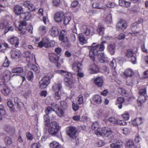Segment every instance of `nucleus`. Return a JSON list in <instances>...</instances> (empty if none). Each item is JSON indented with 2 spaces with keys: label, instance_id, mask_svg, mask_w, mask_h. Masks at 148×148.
Instances as JSON below:
<instances>
[{
  "label": "nucleus",
  "instance_id": "obj_1",
  "mask_svg": "<svg viewBox=\"0 0 148 148\" xmlns=\"http://www.w3.org/2000/svg\"><path fill=\"white\" fill-rule=\"evenodd\" d=\"M106 43V40H103L100 44H97L95 46L94 45L96 43H92L89 53V56L91 60L94 61L95 56H97L101 62H108V58L105 56L104 53L101 52L104 50L105 46L103 44Z\"/></svg>",
  "mask_w": 148,
  "mask_h": 148
},
{
  "label": "nucleus",
  "instance_id": "obj_2",
  "mask_svg": "<svg viewBox=\"0 0 148 148\" xmlns=\"http://www.w3.org/2000/svg\"><path fill=\"white\" fill-rule=\"evenodd\" d=\"M51 106L47 107L45 109L46 114H49L52 111L56 112L59 116H62L64 114V111L58 108V106L55 103H53L51 105Z\"/></svg>",
  "mask_w": 148,
  "mask_h": 148
},
{
  "label": "nucleus",
  "instance_id": "obj_3",
  "mask_svg": "<svg viewBox=\"0 0 148 148\" xmlns=\"http://www.w3.org/2000/svg\"><path fill=\"white\" fill-rule=\"evenodd\" d=\"M61 88L62 86L59 84H55L53 86V89L55 92L53 95V97L55 100H57L60 99L63 94L61 90Z\"/></svg>",
  "mask_w": 148,
  "mask_h": 148
},
{
  "label": "nucleus",
  "instance_id": "obj_4",
  "mask_svg": "<svg viewBox=\"0 0 148 148\" xmlns=\"http://www.w3.org/2000/svg\"><path fill=\"white\" fill-rule=\"evenodd\" d=\"M59 126L56 122H52L50 123L48 131L49 134L52 136H56L58 132Z\"/></svg>",
  "mask_w": 148,
  "mask_h": 148
},
{
  "label": "nucleus",
  "instance_id": "obj_5",
  "mask_svg": "<svg viewBox=\"0 0 148 148\" xmlns=\"http://www.w3.org/2000/svg\"><path fill=\"white\" fill-rule=\"evenodd\" d=\"M66 133L70 139L73 140L77 137V130L75 127H69L68 128Z\"/></svg>",
  "mask_w": 148,
  "mask_h": 148
},
{
  "label": "nucleus",
  "instance_id": "obj_6",
  "mask_svg": "<svg viewBox=\"0 0 148 148\" xmlns=\"http://www.w3.org/2000/svg\"><path fill=\"white\" fill-rule=\"evenodd\" d=\"M51 78L49 76H46L43 77L39 82V87L41 89L47 87L50 82Z\"/></svg>",
  "mask_w": 148,
  "mask_h": 148
},
{
  "label": "nucleus",
  "instance_id": "obj_7",
  "mask_svg": "<svg viewBox=\"0 0 148 148\" xmlns=\"http://www.w3.org/2000/svg\"><path fill=\"white\" fill-rule=\"evenodd\" d=\"M64 81L66 86L71 88L73 85L75 83V79L72 74H69L68 77L64 78Z\"/></svg>",
  "mask_w": 148,
  "mask_h": 148
},
{
  "label": "nucleus",
  "instance_id": "obj_8",
  "mask_svg": "<svg viewBox=\"0 0 148 148\" xmlns=\"http://www.w3.org/2000/svg\"><path fill=\"white\" fill-rule=\"evenodd\" d=\"M80 29L86 36H92L94 31L92 27H87L84 25L81 27Z\"/></svg>",
  "mask_w": 148,
  "mask_h": 148
},
{
  "label": "nucleus",
  "instance_id": "obj_9",
  "mask_svg": "<svg viewBox=\"0 0 148 148\" xmlns=\"http://www.w3.org/2000/svg\"><path fill=\"white\" fill-rule=\"evenodd\" d=\"M140 95L139 96L138 101L140 103L145 101L147 99V97H146L145 95L146 94V90L144 88L140 90L139 92Z\"/></svg>",
  "mask_w": 148,
  "mask_h": 148
},
{
  "label": "nucleus",
  "instance_id": "obj_10",
  "mask_svg": "<svg viewBox=\"0 0 148 148\" xmlns=\"http://www.w3.org/2000/svg\"><path fill=\"white\" fill-rule=\"evenodd\" d=\"M38 46L42 48L44 47L46 48H48L51 46L49 40L46 38H43L38 44Z\"/></svg>",
  "mask_w": 148,
  "mask_h": 148
},
{
  "label": "nucleus",
  "instance_id": "obj_11",
  "mask_svg": "<svg viewBox=\"0 0 148 148\" xmlns=\"http://www.w3.org/2000/svg\"><path fill=\"white\" fill-rule=\"evenodd\" d=\"M127 26V23L122 20H120L116 24V27L119 30L123 31Z\"/></svg>",
  "mask_w": 148,
  "mask_h": 148
},
{
  "label": "nucleus",
  "instance_id": "obj_12",
  "mask_svg": "<svg viewBox=\"0 0 148 148\" xmlns=\"http://www.w3.org/2000/svg\"><path fill=\"white\" fill-rule=\"evenodd\" d=\"M68 36L67 33L64 30H62L59 36V40L64 42L67 43L69 41Z\"/></svg>",
  "mask_w": 148,
  "mask_h": 148
},
{
  "label": "nucleus",
  "instance_id": "obj_13",
  "mask_svg": "<svg viewBox=\"0 0 148 148\" xmlns=\"http://www.w3.org/2000/svg\"><path fill=\"white\" fill-rule=\"evenodd\" d=\"M0 90L5 96L9 95L10 92V89L4 84L0 85Z\"/></svg>",
  "mask_w": 148,
  "mask_h": 148
},
{
  "label": "nucleus",
  "instance_id": "obj_14",
  "mask_svg": "<svg viewBox=\"0 0 148 148\" xmlns=\"http://www.w3.org/2000/svg\"><path fill=\"white\" fill-rule=\"evenodd\" d=\"M64 17V16L63 12H58L55 14L54 19L55 21L57 23L60 22L62 21Z\"/></svg>",
  "mask_w": 148,
  "mask_h": 148
},
{
  "label": "nucleus",
  "instance_id": "obj_15",
  "mask_svg": "<svg viewBox=\"0 0 148 148\" xmlns=\"http://www.w3.org/2000/svg\"><path fill=\"white\" fill-rule=\"evenodd\" d=\"M24 56L26 58V60L29 62H30L34 58L35 60V56L32 54L28 51H26L23 54Z\"/></svg>",
  "mask_w": 148,
  "mask_h": 148
},
{
  "label": "nucleus",
  "instance_id": "obj_16",
  "mask_svg": "<svg viewBox=\"0 0 148 148\" xmlns=\"http://www.w3.org/2000/svg\"><path fill=\"white\" fill-rule=\"evenodd\" d=\"M21 56V53L18 50H12L11 52V56L12 58L17 59L19 58Z\"/></svg>",
  "mask_w": 148,
  "mask_h": 148
},
{
  "label": "nucleus",
  "instance_id": "obj_17",
  "mask_svg": "<svg viewBox=\"0 0 148 148\" xmlns=\"http://www.w3.org/2000/svg\"><path fill=\"white\" fill-rule=\"evenodd\" d=\"M59 57L54 53H50L49 54V60L53 63H56L58 62Z\"/></svg>",
  "mask_w": 148,
  "mask_h": 148
},
{
  "label": "nucleus",
  "instance_id": "obj_18",
  "mask_svg": "<svg viewBox=\"0 0 148 148\" xmlns=\"http://www.w3.org/2000/svg\"><path fill=\"white\" fill-rule=\"evenodd\" d=\"M98 67L95 64L91 65L88 70L89 72L91 74H94L99 72Z\"/></svg>",
  "mask_w": 148,
  "mask_h": 148
},
{
  "label": "nucleus",
  "instance_id": "obj_19",
  "mask_svg": "<svg viewBox=\"0 0 148 148\" xmlns=\"http://www.w3.org/2000/svg\"><path fill=\"white\" fill-rule=\"evenodd\" d=\"M94 82L95 84L98 87H101L103 85V81L101 77H97L95 79Z\"/></svg>",
  "mask_w": 148,
  "mask_h": 148
},
{
  "label": "nucleus",
  "instance_id": "obj_20",
  "mask_svg": "<svg viewBox=\"0 0 148 148\" xmlns=\"http://www.w3.org/2000/svg\"><path fill=\"white\" fill-rule=\"evenodd\" d=\"M14 10L15 14L17 15H20V17L21 14L23 13V10L22 7L19 5L15 6L14 8Z\"/></svg>",
  "mask_w": 148,
  "mask_h": 148
},
{
  "label": "nucleus",
  "instance_id": "obj_21",
  "mask_svg": "<svg viewBox=\"0 0 148 148\" xmlns=\"http://www.w3.org/2000/svg\"><path fill=\"white\" fill-rule=\"evenodd\" d=\"M82 64L78 62H75L73 65V70L76 72H79L82 69Z\"/></svg>",
  "mask_w": 148,
  "mask_h": 148
},
{
  "label": "nucleus",
  "instance_id": "obj_22",
  "mask_svg": "<svg viewBox=\"0 0 148 148\" xmlns=\"http://www.w3.org/2000/svg\"><path fill=\"white\" fill-rule=\"evenodd\" d=\"M144 122V119L141 117L137 118L132 121V124L134 126L140 125Z\"/></svg>",
  "mask_w": 148,
  "mask_h": 148
},
{
  "label": "nucleus",
  "instance_id": "obj_23",
  "mask_svg": "<svg viewBox=\"0 0 148 148\" xmlns=\"http://www.w3.org/2000/svg\"><path fill=\"white\" fill-rule=\"evenodd\" d=\"M116 49L115 45L114 43L110 44L108 46V51L111 55L114 54Z\"/></svg>",
  "mask_w": 148,
  "mask_h": 148
},
{
  "label": "nucleus",
  "instance_id": "obj_24",
  "mask_svg": "<svg viewBox=\"0 0 148 148\" xmlns=\"http://www.w3.org/2000/svg\"><path fill=\"white\" fill-rule=\"evenodd\" d=\"M23 5L25 6L28 8V9L31 11H34L35 9V8L34 5L32 4L29 1H25L23 3Z\"/></svg>",
  "mask_w": 148,
  "mask_h": 148
},
{
  "label": "nucleus",
  "instance_id": "obj_25",
  "mask_svg": "<svg viewBox=\"0 0 148 148\" xmlns=\"http://www.w3.org/2000/svg\"><path fill=\"white\" fill-rule=\"evenodd\" d=\"M9 27V22L5 20L1 21L0 22V29H3L8 28Z\"/></svg>",
  "mask_w": 148,
  "mask_h": 148
},
{
  "label": "nucleus",
  "instance_id": "obj_26",
  "mask_svg": "<svg viewBox=\"0 0 148 148\" xmlns=\"http://www.w3.org/2000/svg\"><path fill=\"white\" fill-rule=\"evenodd\" d=\"M59 31L58 28L55 27H53L50 30V34L53 36H57L59 34Z\"/></svg>",
  "mask_w": 148,
  "mask_h": 148
},
{
  "label": "nucleus",
  "instance_id": "obj_27",
  "mask_svg": "<svg viewBox=\"0 0 148 148\" xmlns=\"http://www.w3.org/2000/svg\"><path fill=\"white\" fill-rule=\"evenodd\" d=\"M32 17L31 14L29 12L23 13L21 14V18L23 19H25L26 20H30Z\"/></svg>",
  "mask_w": 148,
  "mask_h": 148
},
{
  "label": "nucleus",
  "instance_id": "obj_28",
  "mask_svg": "<svg viewBox=\"0 0 148 148\" xmlns=\"http://www.w3.org/2000/svg\"><path fill=\"white\" fill-rule=\"evenodd\" d=\"M134 74V73L132 69H126L123 73V74L126 77H131Z\"/></svg>",
  "mask_w": 148,
  "mask_h": 148
},
{
  "label": "nucleus",
  "instance_id": "obj_29",
  "mask_svg": "<svg viewBox=\"0 0 148 148\" xmlns=\"http://www.w3.org/2000/svg\"><path fill=\"white\" fill-rule=\"evenodd\" d=\"M93 100L94 102L97 104H100L102 102V98L99 95H95L93 98Z\"/></svg>",
  "mask_w": 148,
  "mask_h": 148
},
{
  "label": "nucleus",
  "instance_id": "obj_30",
  "mask_svg": "<svg viewBox=\"0 0 148 148\" xmlns=\"http://www.w3.org/2000/svg\"><path fill=\"white\" fill-rule=\"evenodd\" d=\"M122 142L120 140H118L116 142L110 144V146L111 148H119L121 145Z\"/></svg>",
  "mask_w": 148,
  "mask_h": 148
},
{
  "label": "nucleus",
  "instance_id": "obj_31",
  "mask_svg": "<svg viewBox=\"0 0 148 148\" xmlns=\"http://www.w3.org/2000/svg\"><path fill=\"white\" fill-rule=\"evenodd\" d=\"M9 41L11 44L14 45L15 47L17 46L19 44L18 38L17 37L10 38Z\"/></svg>",
  "mask_w": 148,
  "mask_h": 148
},
{
  "label": "nucleus",
  "instance_id": "obj_32",
  "mask_svg": "<svg viewBox=\"0 0 148 148\" xmlns=\"http://www.w3.org/2000/svg\"><path fill=\"white\" fill-rule=\"evenodd\" d=\"M78 37L81 44L83 45L87 43V40L85 39L84 36L82 33H80L79 34Z\"/></svg>",
  "mask_w": 148,
  "mask_h": 148
},
{
  "label": "nucleus",
  "instance_id": "obj_33",
  "mask_svg": "<svg viewBox=\"0 0 148 148\" xmlns=\"http://www.w3.org/2000/svg\"><path fill=\"white\" fill-rule=\"evenodd\" d=\"M105 28L101 24H99L97 26V31L99 34L102 35L104 33Z\"/></svg>",
  "mask_w": 148,
  "mask_h": 148
},
{
  "label": "nucleus",
  "instance_id": "obj_34",
  "mask_svg": "<svg viewBox=\"0 0 148 148\" xmlns=\"http://www.w3.org/2000/svg\"><path fill=\"white\" fill-rule=\"evenodd\" d=\"M124 102V98L122 97H119L118 98L116 104H119L118 107L119 109H121L122 107V103Z\"/></svg>",
  "mask_w": 148,
  "mask_h": 148
},
{
  "label": "nucleus",
  "instance_id": "obj_35",
  "mask_svg": "<svg viewBox=\"0 0 148 148\" xmlns=\"http://www.w3.org/2000/svg\"><path fill=\"white\" fill-rule=\"evenodd\" d=\"M56 72L57 73L60 74L61 75L64 76L65 77L67 76L68 77L69 74H72L70 73L63 70H57L56 71Z\"/></svg>",
  "mask_w": 148,
  "mask_h": 148
},
{
  "label": "nucleus",
  "instance_id": "obj_36",
  "mask_svg": "<svg viewBox=\"0 0 148 148\" xmlns=\"http://www.w3.org/2000/svg\"><path fill=\"white\" fill-rule=\"evenodd\" d=\"M12 72L14 73H23V69L22 67H18L13 69L12 70Z\"/></svg>",
  "mask_w": 148,
  "mask_h": 148
},
{
  "label": "nucleus",
  "instance_id": "obj_37",
  "mask_svg": "<svg viewBox=\"0 0 148 148\" xmlns=\"http://www.w3.org/2000/svg\"><path fill=\"white\" fill-rule=\"evenodd\" d=\"M112 133V132L110 129L108 127H105L104 136L108 137Z\"/></svg>",
  "mask_w": 148,
  "mask_h": 148
},
{
  "label": "nucleus",
  "instance_id": "obj_38",
  "mask_svg": "<svg viewBox=\"0 0 148 148\" xmlns=\"http://www.w3.org/2000/svg\"><path fill=\"white\" fill-rule=\"evenodd\" d=\"M126 146L128 148H136V146L134 144V143L132 140H130L127 142Z\"/></svg>",
  "mask_w": 148,
  "mask_h": 148
},
{
  "label": "nucleus",
  "instance_id": "obj_39",
  "mask_svg": "<svg viewBox=\"0 0 148 148\" xmlns=\"http://www.w3.org/2000/svg\"><path fill=\"white\" fill-rule=\"evenodd\" d=\"M105 127L103 128H98L96 134L97 136H104Z\"/></svg>",
  "mask_w": 148,
  "mask_h": 148
},
{
  "label": "nucleus",
  "instance_id": "obj_40",
  "mask_svg": "<svg viewBox=\"0 0 148 148\" xmlns=\"http://www.w3.org/2000/svg\"><path fill=\"white\" fill-rule=\"evenodd\" d=\"M48 114H46L44 116V120L45 125L46 126H48L50 121V119L48 115Z\"/></svg>",
  "mask_w": 148,
  "mask_h": 148
},
{
  "label": "nucleus",
  "instance_id": "obj_41",
  "mask_svg": "<svg viewBox=\"0 0 148 148\" xmlns=\"http://www.w3.org/2000/svg\"><path fill=\"white\" fill-rule=\"evenodd\" d=\"M59 146V143L55 141H54L49 144L50 147L51 148H57Z\"/></svg>",
  "mask_w": 148,
  "mask_h": 148
},
{
  "label": "nucleus",
  "instance_id": "obj_42",
  "mask_svg": "<svg viewBox=\"0 0 148 148\" xmlns=\"http://www.w3.org/2000/svg\"><path fill=\"white\" fill-rule=\"evenodd\" d=\"M4 141L7 145H10L12 143L11 138L8 136L6 137L5 138Z\"/></svg>",
  "mask_w": 148,
  "mask_h": 148
},
{
  "label": "nucleus",
  "instance_id": "obj_43",
  "mask_svg": "<svg viewBox=\"0 0 148 148\" xmlns=\"http://www.w3.org/2000/svg\"><path fill=\"white\" fill-rule=\"evenodd\" d=\"M118 91L119 92H121L122 95L125 97H127L128 96V93L123 88H119Z\"/></svg>",
  "mask_w": 148,
  "mask_h": 148
},
{
  "label": "nucleus",
  "instance_id": "obj_44",
  "mask_svg": "<svg viewBox=\"0 0 148 148\" xmlns=\"http://www.w3.org/2000/svg\"><path fill=\"white\" fill-rule=\"evenodd\" d=\"M27 79L29 81H32L34 79V75L32 72L29 71L28 72L27 75Z\"/></svg>",
  "mask_w": 148,
  "mask_h": 148
},
{
  "label": "nucleus",
  "instance_id": "obj_45",
  "mask_svg": "<svg viewBox=\"0 0 148 148\" xmlns=\"http://www.w3.org/2000/svg\"><path fill=\"white\" fill-rule=\"evenodd\" d=\"M46 29L47 28L46 27L43 25L40 26L39 28V31L42 34H45L46 32Z\"/></svg>",
  "mask_w": 148,
  "mask_h": 148
},
{
  "label": "nucleus",
  "instance_id": "obj_46",
  "mask_svg": "<svg viewBox=\"0 0 148 148\" xmlns=\"http://www.w3.org/2000/svg\"><path fill=\"white\" fill-rule=\"evenodd\" d=\"M8 47V45L7 44L5 43L1 45L0 44V51H3Z\"/></svg>",
  "mask_w": 148,
  "mask_h": 148
},
{
  "label": "nucleus",
  "instance_id": "obj_47",
  "mask_svg": "<svg viewBox=\"0 0 148 148\" xmlns=\"http://www.w3.org/2000/svg\"><path fill=\"white\" fill-rule=\"evenodd\" d=\"M92 6L94 8L97 9H102L103 6L101 5H100L99 3H93L92 4Z\"/></svg>",
  "mask_w": 148,
  "mask_h": 148
},
{
  "label": "nucleus",
  "instance_id": "obj_48",
  "mask_svg": "<svg viewBox=\"0 0 148 148\" xmlns=\"http://www.w3.org/2000/svg\"><path fill=\"white\" fill-rule=\"evenodd\" d=\"M105 20L108 23H111L112 22L111 15L110 14H108L106 17L105 18Z\"/></svg>",
  "mask_w": 148,
  "mask_h": 148
},
{
  "label": "nucleus",
  "instance_id": "obj_49",
  "mask_svg": "<svg viewBox=\"0 0 148 148\" xmlns=\"http://www.w3.org/2000/svg\"><path fill=\"white\" fill-rule=\"evenodd\" d=\"M134 53L131 49L128 50L127 52L126 56L128 58H131L133 56Z\"/></svg>",
  "mask_w": 148,
  "mask_h": 148
},
{
  "label": "nucleus",
  "instance_id": "obj_50",
  "mask_svg": "<svg viewBox=\"0 0 148 148\" xmlns=\"http://www.w3.org/2000/svg\"><path fill=\"white\" fill-rule=\"evenodd\" d=\"M10 76V73L8 71H6L3 74V77L5 79H7Z\"/></svg>",
  "mask_w": 148,
  "mask_h": 148
},
{
  "label": "nucleus",
  "instance_id": "obj_51",
  "mask_svg": "<svg viewBox=\"0 0 148 148\" xmlns=\"http://www.w3.org/2000/svg\"><path fill=\"white\" fill-rule=\"evenodd\" d=\"M71 19V17L69 16L65 17L63 21L64 24L65 25L67 24Z\"/></svg>",
  "mask_w": 148,
  "mask_h": 148
},
{
  "label": "nucleus",
  "instance_id": "obj_52",
  "mask_svg": "<svg viewBox=\"0 0 148 148\" xmlns=\"http://www.w3.org/2000/svg\"><path fill=\"white\" fill-rule=\"evenodd\" d=\"M121 132L125 134H127L130 132V130L127 128H124L120 130Z\"/></svg>",
  "mask_w": 148,
  "mask_h": 148
},
{
  "label": "nucleus",
  "instance_id": "obj_53",
  "mask_svg": "<svg viewBox=\"0 0 148 148\" xmlns=\"http://www.w3.org/2000/svg\"><path fill=\"white\" fill-rule=\"evenodd\" d=\"M17 99H18L17 98H16L15 99H14L15 102V103H16V104L17 105V108L19 110H20L21 107V105H22V103L20 101H17Z\"/></svg>",
  "mask_w": 148,
  "mask_h": 148
},
{
  "label": "nucleus",
  "instance_id": "obj_54",
  "mask_svg": "<svg viewBox=\"0 0 148 148\" xmlns=\"http://www.w3.org/2000/svg\"><path fill=\"white\" fill-rule=\"evenodd\" d=\"M77 101L79 104H82L83 102V97L82 95H79L77 98Z\"/></svg>",
  "mask_w": 148,
  "mask_h": 148
},
{
  "label": "nucleus",
  "instance_id": "obj_55",
  "mask_svg": "<svg viewBox=\"0 0 148 148\" xmlns=\"http://www.w3.org/2000/svg\"><path fill=\"white\" fill-rule=\"evenodd\" d=\"M122 116L124 120H127L129 119V115L127 112H125L122 115Z\"/></svg>",
  "mask_w": 148,
  "mask_h": 148
},
{
  "label": "nucleus",
  "instance_id": "obj_56",
  "mask_svg": "<svg viewBox=\"0 0 148 148\" xmlns=\"http://www.w3.org/2000/svg\"><path fill=\"white\" fill-rule=\"evenodd\" d=\"M26 137L28 140H32L33 138V135L29 132L26 133Z\"/></svg>",
  "mask_w": 148,
  "mask_h": 148
},
{
  "label": "nucleus",
  "instance_id": "obj_57",
  "mask_svg": "<svg viewBox=\"0 0 148 148\" xmlns=\"http://www.w3.org/2000/svg\"><path fill=\"white\" fill-rule=\"evenodd\" d=\"M10 64V62L8 61L7 58L5 57V60L3 65L4 67H7L9 66Z\"/></svg>",
  "mask_w": 148,
  "mask_h": 148
},
{
  "label": "nucleus",
  "instance_id": "obj_58",
  "mask_svg": "<svg viewBox=\"0 0 148 148\" xmlns=\"http://www.w3.org/2000/svg\"><path fill=\"white\" fill-rule=\"evenodd\" d=\"M98 123L97 122H95L93 123L92 125V130H95L96 128L99 127Z\"/></svg>",
  "mask_w": 148,
  "mask_h": 148
},
{
  "label": "nucleus",
  "instance_id": "obj_59",
  "mask_svg": "<svg viewBox=\"0 0 148 148\" xmlns=\"http://www.w3.org/2000/svg\"><path fill=\"white\" fill-rule=\"evenodd\" d=\"M18 29L22 35H24L25 34L26 32L25 29L24 28L21 27H19Z\"/></svg>",
  "mask_w": 148,
  "mask_h": 148
},
{
  "label": "nucleus",
  "instance_id": "obj_60",
  "mask_svg": "<svg viewBox=\"0 0 148 148\" xmlns=\"http://www.w3.org/2000/svg\"><path fill=\"white\" fill-rule=\"evenodd\" d=\"M72 106L73 109L75 111H76L79 108L78 105L74 103H73Z\"/></svg>",
  "mask_w": 148,
  "mask_h": 148
},
{
  "label": "nucleus",
  "instance_id": "obj_61",
  "mask_svg": "<svg viewBox=\"0 0 148 148\" xmlns=\"http://www.w3.org/2000/svg\"><path fill=\"white\" fill-rule=\"evenodd\" d=\"M108 121L110 123L114 124H116V119L114 117H112L108 119Z\"/></svg>",
  "mask_w": 148,
  "mask_h": 148
},
{
  "label": "nucleus",
  "instance_id": "obj_62",
  "mask_svg": "<svg viewBox=\"0 0 148 148\" xmlns=\"http://www.w3.org/2000/svg\"><path fill=\"white\" fill-rule=\"evenodd\" d=\"M61 106L62 108L65 109L67 107V104L66 101H63L61 102Z\"/></svg>",
  "mask_w": 148,
  "mask_h": 148
},
{
  "label": "nucleus",
  "instance_id": "obj_63",
  "mask_svg": "<svg viewBox=\"0 0 148 148\" xmlns=\"http://www.w3.org/2000/svg\"><path fill=\"white\" fill-rule=\"evenodd\" d=\"M30 94V92L28 90L25 91L24 93L23 94L24 96L26 98H28Z\"/></svg>",
  "mask_w": 148,
  "mask_h": 148
},
{
  "label": "nucleus",
  "instance_id": "obj_64",
  "mask_svg": "<svg viewBox=\"0 0 148 148\" xmlns=\"http://www.w3.org/2000/svg\"><path fill=\"white\" fill-rule=\"evenodd\" d=\"M39 144L37 143H34L32 144L31 146V148H39Z\"/></svg>",
  "mask_w": 148,
  "mask_h": 148
}]
</instances>
